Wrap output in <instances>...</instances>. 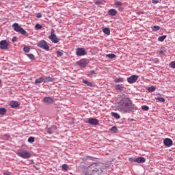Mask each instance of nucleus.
<instances>
[{
  "label": "nucleus",
  "mask_w": 175,
  "mask_h": 175,
  "mask_svg": "<svg viewBox=\"0 0 175 175\" xmlns=\"http://www.w3.org/2000/svg\"><path fill=\"white\" fill-rule=\"evenodd\" d=\"M135 109H136V106L129 97L124 96L118 103V110L123 114L132 113Z\"/></svg>",
  "instance_id": "1"
},
{
  "label": "nucleus",
  "mask_w": 175,
  "mask_h": 175,
  "mask_svg": "<svg viewBox=\"0 0 175 175\" xmlns=\"http://www.w3.org/2000/svg\"><path fill=\"white\" fill-rule=\"evenodd\" d=\"M99 170H101L100 165L94 163L88 167V172L85 173V175L96 174Z\"/></svg>",
  "instance_id": "2"
},
{
  "label": "nucleus",
  "mask_w": 175,
  "mask_h": 175,
  "mask_svg": "<svg viewBox=\"0 0 175 175\" xmlns=\"http://www.w3.org/2000/svg\"><path fill=\"white\" fill-rule=\"evenodd\" d=\"M37 46L40 49H42V50H46V51H49L50 50V46H49V44H47V42H46L44 40H40L38 43Z\"/></svg>",
  "instance_id": "3"
},
{
  "label": "nucleus",
  "mask_w": 175,
  "mask_h": 175,
  "mask_svg": "<svg viewBox=\"0 0 175 175\" xmlns=\"http://www.w3.org/2000/svg\"><path fill=\"white\" fill-rule=\"evenodd\" d=\"M54 32H55V31L54 29H52L51 31V36H49V39L51 40L53 43H58V42H59V38H57V36L55 35Z\"/></svg>",
  "instance_id": "4"
},
{
  "label": "nucleus",
  "mask_w": 175,
  "mask_h": 175,
  "mask_svg": "<svg viewBox=\"0 0 175 175\" xmlns=\"http://www.w3.org/2000/svg\"><path fill=\"white\" fill-rule=\"evenodd\" d=\"M84 122H85V124H90V125H99V120L94 118H88Z\"/></svg>",
  "instance_id": "5"
},
{
  "label": "nucleus",
  "mask_w": 175,
  "mask_h": 175,
  "mask_svg": "<svg viewBox=\"0 0 175 175\" xmlns=\"http://www.w3.org/2000/svg\"><path fill=\"white\" fill-rule=\"evenodd\" d=\"M87 54V52L85 51V49L84 48H77L76 49V55L78 57H83V55H85Z\"/></svg>",
  "instance_id": "6"
},
{
  "label": "nucleus",
  "mask_w": 175,
  "mask_h": 175,
  "mask_svg": "<svg viewBox=\"0 0 175 175\" xmlns=\"http://www.w3.org/2000/svg\"><path fill=\"white\" fill-rule=\"evenodd\" d=\"M77 65H79L81 68H85L88 65V62L87 59H82L77 62Z\"/></svg>",
  "instance_id": "7"
},
{
  "label": "nucleus",
  "mask_w": 175,
  "mask_h": 175,
  "mask_svg": "<svg viewBox=\"0 0 175 175\" xmlns=\"http://www.w3.org/2000/svg\"><path fill=\"white\" fill-rule=\"evenodd\" d=\"M8 47H9V43L6 40H3L0 42V49L1 50H7Z\"/></svg>",
  "instance_id": "8"
},
{
  "label": "nucleus",
  "mask_w": 175,
  "mask_h": 175,
  "mask_svg": "<svg viewBox=\"0 0 175 175\" xmlns=\"http://www.w3.org/2000/svg\"><path fill=\"white\" fill-rule=\"evenodd\" d=\"M137 79H139L137 75H131L127 78V81L129 84H133V83H136V81H137Z\"/></svg>",
  "instance_id": "9"
},
{
  "label": "nucleus",
  "mask_w": 175,
  "mask_h": 175,
  "mask_svg": "<svg viewBox=\"0 0 175 175\" xmlns=\"http://www.w3.org/2000/svg\"><path fill=\"white\" fill-rule=\"evenodd\" d=\"M163 144L165 147H172L173 146V141L170 138H165L163 140Z\"/></svg>",
  "instance_id": "10"
},
{
  "label": "nucleus",
  "mask_w": 175,
  "mask_h": 175,
  "mask_svg": "<svg viewBox=\"0 0 175 175\" xmlns=\"http://www.w3.org/2000/svg\"><path fill=\"white\" fill-rule=\"evenodd\" d=\"M12 27L16 32H20L21 33H23V27H20L18 23H14Z\"/></svg>",
  "instance_id": "11"
},
{
  "label": "nucleus",
  "mask_w": 175,
  "mask_h": 175,
  "mask_svg": "<svg viewBox=\"0 0 175 175\" xmlns=\"http://www.w3.org/2000/svg\"><path fill=\"white\" fill-rule=\"evenodd\" d=\"M126 88L124 87L122 85L117 84L115 85L116 91H120V92H122V91H125Z\"/></svg>",
  "instance_id": "12"
},
{
  "label": "nucleus",
  "mask_w": 175,
  "mask_h": 175,
  "mask_svg": "<svg viewBox=\"0 0 175 175\" xmlns=\"http://www.w3.org/2000/svg\"><path fill=\"white\" fill-rule=\"evenodd\" d=\"M31 157H32L31 152L27 150L23 151V158H24L25 159H28V158H31Z\"/></svg>",
  "instance_id": "13"
},
{
  "label": "nucleus",
  "mask_w": 175,
  "mask_h": 175,
  "mask_svg": "<svg viewBox=\"0 0 175 175\" xmlns=\"http://www.w3.org/2000/svg\"><path fill=\"white\" fill-rule=\"evenodd\" d=\"M44 102L49 104L54 103V99L51 97H44Z\"/></svg>",
  "instance_id": "14"
},
{
  "label": "nucleus",
  "mask_w": 175,
  "mask_h": 175,
  "mask_svg": "<svg viewBox=\"0 0 175 175\" xmlns=\"http://www.w3.org/2000/svg\"><path fill=\"white\" fill-rule=\"evenodd\" d=\"M134 162H137V163H144L146 159L144 157H138L134 159Z\"/></svg>",
  "instance_id": "15"
},
{
  "label": "nucleus",
  "mask_w": 175,
  "mask_h": 175,
  "mask_svg": "<svg viewBox=\"0 0 175 175\" xmlns=\"http://www.w3.org/2000/svg\"><path fill=\"white\" fill-rule=\"evenodd\" d=\"M54 81V78L51 77H44V83H51Z\"/></svg>",
  "instance_id": "16"
},
{
  "label": "nucleus",
  "mask_w": 175,
  "mask_h": 175,
  "mask_svg": "<svg viewBox=\"0 0 175 175\" xmlns=\"http://www.w3.org/2000/svg\"><path fill=\"white\" fill-rule=\"evenodd\" d=\"M10 106L12 108L14 109L16 107H18L19 105L17 101H12L10 103Z\"/></svg>",
  "instance_id": "17"
},
{
  "label": "nucleus",
  "mask_w": 175,
  "mask_h": 175,
  "mask_svg": "<svg viewBox=\"0 0 175 175\" xmlns=\"http://www.w3.org/2000/svg\"><path fill=\"white\" fill-rule=\"evenodd\" d=\"M82 83H83L84 84H86V85H88V87H94V83L92 82H90L85 79H83L82 80Z\"/></svg>",
  "instance_id": "18"
},
{
  "label": "nucleus",
  "mask_w": 175,
  "mask_h": 175,
  "mask_svg": "<svg viewBox=\"0 0 175 175\" xmlns=\"http://www.w3.org/2000/svg\"><path fill=\"white\" fill-rule=\"evenodd\" d=\"M111 116L114 117L116 120H120L121 116L117 112H111Z\"/></svg>",
  "instance_id": "19"
},
{
  "label": "nucleus",
  "mask_w": 175,
  "mask_h": 175,
  "mask_svg": "<svg viewBox=\"0 0 175 175\" xmlns=\"http://www.w3.org/2000/svg\"><path fill=\"white\" fill-rule=\"evenodd\" d=\"M108 14H109V16H116V14H117V10L114 9H111L109 10Z\"/></svg>",
  "instance_id": "20"
},
{
  "label": "nucleus",
  "mask_w": 175,
  "mask_h": 175,
  "mask_svg": "<svg viewBox=\"0 0 175 175\" xmlns=\"http://www.w3.org/2000/svg\"><path fill=\"white\" fill-rule=\"evenodd\" d=\"M42 83H44V77H40L35 80L36 84H42Z\"/></svg>",
  "instance_id": "21"
},
{
  "label": "nucleus",
  "mask_w": 175,
  "mask_h": 175,
  "mask_svg": "<svg viewBox=\"0 0 175 175\" xmlns=\"http://www.w3.org/2000/svg\"><path fill=\"white\" fill-rule=\"evenodd\" d=\"M53 129H55V126H54L51 128H47L46 129L47 133H49V135H52V133L53 132Z\"/></svg>",
  "instance_id": "22"
},
{
  "label": "nucleus",
  "mask_w": 175,
  "mask_h": 175,
  "mask_svg": "<svg viewBox=\"0 0 175 175\" xmlns=\"http://www.w3.org/2000/svg\"><path fill=\"white\" fill-rule=\"evenodd\" d=\"M114 5L116 8H121V6H122V3L116 0L114 1Z\"/></svg>",
  "instance_id": "23"
},
{
  "label": "nucleus",
  "mask_w": 175,
  "mask_h": 175,
  "mask_svg": "<svg viewBox=\"0 0 175 175\" xmlns=\"http://www.w3.org/2000/svg\"><path fill=\"white\" fill-rule=\"evenodd\" d=\"M115 83H124V78L118 77L114 79Z\"/></svg>",
  "instance_id": "24"
},
{
  "label": "nucleus",
  "mask_w": 175,
  "mask_h": 175,
  "mask_svg": "<svg viewBox=\"0 0 175 175\" xmlns=\"http://www.w3.org/2000/svg\"><path fill=\"white\" fill-rule=\"evenodd\" d=\"M103 31L105 33V35H110V29L107 27H105L103 29Z\"/></svg>",
  "instance_id": "25"
},
{
  "label": "nucleus",
  "mask_w": 175,
  "mask_h": 175,
  "mask_svg": "<svg viewBox=\"0 0 175 175\" xmlns=\"http://www.w3.org/2000/svg\"><path fill=\"white\" fill-rule=\"evenodd\" d=\"M149 61H152L153 62V64H158L159 62V59L158 58H154V57H151Z\"/></svg>",
  "instance_id": "26"
},
{
  "label": "nucleus",
  "mask_w": 175,
  "mask_h": 175,
  "mask_svg": "<svg viewBox=\"0 0 175 175\" xmlns=\"http://www.w3.org/2000/svg\"><path fill=\"white\" fill-rule=\"evenodd\" d=\"M23 51H25V53H29V51H31V47L28 46H25L23 47Z\"/></svg>",
  "instance_id": "27"
},
{
  "label": "nucleus",
  "mask_w": 175,
  "mask_h": 175,
  "mask_svg": "<svg viewBox=\"0 0 175 175\" xmlns=\"http://www.w3.org/2000/svg\"><path fill=\"white\" fill-rule=\"evenodd\" d=\"M159 29H161V27L157 25L152 27V31H153V32H157V31H159Z\"/></svg>",
  "instance_id": "28"
},
{
  "label": "nucleus",
  "mask_w": 175,
  "mask_h": 175,
  "mask_svg": "<svg viewBox=\"0 0 175 175\" xmlns=\"http://www.w3.org/2000/svg\"><path fill=\"white\" fill-rule=\"evenodd\" d=\"M155 90H156L155 86H150V87L148 88V92H154V91H155Z\"/></svg>",
  "instance_id": "29"
},
{
  "label": "nucleus",
  "mask_w": 175,
  "mask_h": 175,
  "mask_svg": "<svg viewBox=\"0 0 175 175\" xmlns=\"http://www.w3.org/2000/svg\"><path fill=\"white\" fill-rule=\"evenodd\" d=\"M167 37V36H159L158 38V40L159 42H163V40H165V39H166Z\"/></svg>",
  "instance_id": "30"
},
{
  "label": "nucleus",
  "mask_w": 175,
  "mask_h": 175,
  "mask_svg": "<svg viewBox=\"0 0 175 175\" xmlns=\"http://www.w3.org/2000/svg\"><path fill=\"white\" fill-rule=\"evenodd\" d=\"M106 57L109 58V59H113V58H116V55H114L113 53H110V54L106 55Z\"/></svg>",
  "instance_id": "31"
},
{
  "label": "nucleus",
  "mask_w": 175,
  "mask_h": 175,
  "mask_svg": "<svg viewBox=\"0 0 175 175\" xmlns=\"http://www.w3.org/2000/svg\"><path fill=\"white\" fill-rule=\"evenodd\" d=\"M26 55H27V57H28V58L31 59V61H33V59H35V56L32 53H31V54H26Z\"/></svg>",
  "instance_id": "32"
},
{
  "label": "nucleus",
  "mask_w": 175,
  "mask_h": 175,
  "mask_svg": "<svg viewBox=\"0 0 175 175\" xmlns=\"http://www.w3.org/2000/svg\"><path fill=\"white\" fill-rule=\"evenodd\" d=\"M109 131H111V132H113V133H117V127L116 126H112Z\"/></svg>",
  "instance_id": "33"
},
{
  "label": "nucleus",
  "mask_w": 175,
  "mask_h": 175,
  "mask_svg": "<svg viewBox=\"0 0 175 175\" xmlns=\"http://www.w3.org/2000/svg\"><path fill=\"white\" fill-rule=\"evenodd\" d=\"M69 168V167H68L67 164H63L62 166V169L63 170H64L65 172H68V169Z\"/></svg>",
  "instance_id": "34"
},
{
  "label": "nucleus",
  "mask_w": 175,
  "mask_h": 175,
  "mask_svg": "<svg viewBox=\"0 0 175 175\" xmlns=\"http://www.w3.org/2000/svg\"><path fill=\"white\" fill-rule=\"evenodd\" d=\"M9 137H10V136L8 134H5L1 137V139L3 140H9Z\"/></svg>",
  "instance_id": "35"
},
{
  "label": "nucleus",
  "mask_w": 175,
  "mask_h": 175,
  "mask_svg": "<svg viewBox=\"0 0 175 175\" xmlns=\"http://www.w3.org/2000/svg\"><path fill=\"white\" fill-rule=\"evenodd\" d=\"M142 109L144 111H148V110H150V107L147 105H142Z\"/></svg>",
  "instance_id": "36"
},
{
  "label": "nucleus",
  "mask_w": 175,
  "mask_h": 175,
  "mask_svg": "<svg viewBox=\"0 0 175 175\" xmlns=\"http://www.w3.org/2000/svg\"><path fill=\"white\" fill-rule=\"evenodd\" d=\"M27 142H28L29 143H35V137H29L28 138Z\"/></svg>",
  "instance_id": "37"
},
{
  "label": "nucleus",
  "mask_w": 175,
  "mask_h": 175,
  "mask_svg": "<svg viewBox=\"0 0 175 175\" xmlns=\"http://www.w3.org/2000/svg\"><path fill=\"white\" fill-rule=\"evenodd\" d=\"M6 113V109L5 108H0V114L3 116V114Z\"/></svg>",
  "instance_id": "38"
},
{
  "label": "nucleus",
  "mask_w": 175,
  "mask_h": 175,
  "mask_svg": "<svg viewBox=\"0 0 175 175\" xmlns=\"http://www.w3.org/2000/svg\"><path fill=\"white\" fill-rule=\"evenodd\" d=\"M36 29H42L43 28V26L42 25L37 23L35 26Z\"/></svg>",
  "instance_id": "39"
},
{
  "label": "nucleus",
  "mask_w": 175,
  "mask_h": 175,
  "mask_svg": "<svg viewBox=\"0 0 175 175\" xmlns=\"http://www.w3.org/2000/svg\"><path fill=\"white\" fill-rule=\"evenodd\" d=\"M170 68H172V69H175V61L170 62Z\"/></svg>",
  "instance_id": "40"
},
{
  "label": "nucleus",
  "mask_w": 175,
  "mask_h": 175,
  "mask_svg": "<svg viewBox=\"0 0 175 175\" xmlns=\"http://www.w3.org/2000/svg\"><path fill=\"white\" fill-rule=\"evenodd\" d=\"M155 99H157V100H159V102H165V99L163 97H157L155 98Z\"/></svg>",
  "instance_id": "41"
},
{
  "label": "nucleus",
  "mask_w": 175,
  "mask_h": 175,
  "mask_svg": "<svg viewBox=\"0 0 175 175\" xmlns=\"http://www.w3.org/2000/svg\"><path fill=\"white\" fill-rule=\"evenodd\" d=\"M64 55V51H57V57H62Z\"/></svg>",
  "instance_id": "42"
},
{
  "label": "nucleus",
  "mask_w": 175,
  "mask_h": 175,
  "mask_svg": "<svg viewBox=\"0 0 175 175\" xmlns=\"http://www.w3.org/2000/svg\"><path fill=\"white\" fill-rule=\"evenodd\" d=\"M95 4L96 5H103V1H102L100 0H97L96 1H95Z\"/></svg>",
  "instance_id": "43"
},
{
  "label": "nucleus",
  "mask_w": 175,
  "mask_h": 175,
  "mask_svg": "<svg viewBox=\"0 0 175 175\" xmlns=\"http://www.w3.org/2000/svg\"><path fill=\"white\" fill-rule=\"evenodd\" d=\"M29 34L28 33V32L27 31H25V30H23V36H28Z\"/></svg>",
  "instance_id": "44"
},
{
  "label": "nucleus",
  "mask_w": 175,
  "mask_h": 175,
  "mask_svg": "<svg viewBox=\"0 0 175 175\" xmlns=\"http://www.w3.org/2000/svg\"><path fill=\"white\" fill-rule=\"evenodd\" d=\"M90 75L91 76H94V75H96V72H95L94 70H90Z\"/></svg>",
  "instance_id": "45"
},
{
  "label": "nucleus",
  "mask_w": 175,
  "mask_h": 175,
  "mask_svg": "<svg viewBox=\"0 0 175 175\" xmlns=\"http://www.w3.org/2000/svg\"><path fill=\"white\" fill-rule=\"evenodd\" d=\"M36 17H37V18H41V17H42V14H40V13L37 14H36Z\"/></svg>",
  "instance_id": "46"
},
{
  "label": "nucleus",
  "mask_w": 175,
  "mask_h": 175,
  "mask_svg": "<svg viewBox=\"0 0 175 175\" xmlns=\"http://www.w3.org/2000/svg\"><path fill=\"white\" fill-rule=\"evenodd\" d=\"M134 160H135V159H133V158H132V157H131V158L129 159V161L130 162H135Z\"/></svg>",
  "instance_id": "47"
},
{
  "label": "nucleus",
  "mask_w": 175,
  "mask_h": 175,
  "mask_svg": "<svg viewBox=\"0 0 175 175\" xmlns=\"http://www.w3.org/2000/svg\"><path fill=\"white\" fill-rule=\"evenodd\" d=\"M16 40H17V38L13 37L12 39V42H16Z\"/></svg>",
  "instance_id": "48"
},
{
  "label": "nucleus",
  "mask_w": 175,
  "mask_h": 175,
  "mask_svg": "<svg viewBox=\"0 0 175 175\" xmlns=\"http://www.w3.org/2000/svg\"><path fill=\"white\" fill-rule=\"evenodd\" d=\"M152 2L154 4L158 3V1L157 0H152Z\"/></svg>",
  "instance_id": "49"
},
{
  "label": "nucleus",
  "mask_w": 175,
  "mask_h": 175,
  "mask_svg": "<svg viewBox=\"0 0 175 175\" xmlns=\"http://www.w3.org/2000/svg\"><path fill=\"white\" fill-rule=\"evenodd\" d=\"M18 155H19V157H23V152H18Z\"/></svg>",
  "instance_id": "50"
},
{
  "label": "nucleus",
  "mask_w": 175,
  "mask_h": 175,
  "mask_svg": "<svg viewBox=\"0 0 175 175\" xmlns=\"http://www.w3.org/2000/svg\"><path fill=\"white\" fill-rule=\"evenodd\" d=\"M159 54H164L163 51H159Z\"/></svg>",
  "instance_id": "51"
},
{
  "label": "nucleus",
  "mask_w": 175,
  "mask_h": 175,
  "mask_svg": "<svg viewBox=\"0 0 175 175\" xmlns=\"http://www.w3.org/2000/svg\"><path fill=\"white\" fill-rule=\"evenodd\" d=\"M3 175H11V174H8V173L5 172V173L3 174Z\"/></svg>",
  "instance_id": "52"
},
{
  "label": "nucleus",
  "mask_w": 175,
  "mask_h": 175,
  "mask_svg": "<svg viewBox=\"0 0 175 175\" xmlns=\"http://www.w3.org/2000/svg\"><path fill=\"white\" fill-rule=\"evenodd\" d=\"M2 83V81H1V79H0V84Z\"/></svg>",
  "instance_id": "53"
},
{
  "label": "nucleus",
  "mask_w": 175,
  "mask_h": 175,
  "mask_svg": "<svg viewBox=\"0 0 175 175\" xmlns=\"http://www.w3.org/2000/svg\"><path fill=\"white\" fill-rule=\"evenodd\" d=\"M131 121H134V120H133V119H131Z\"/></svg>",
  "instance_id": "54"
}]
</instances>
